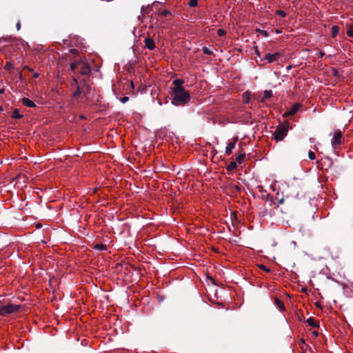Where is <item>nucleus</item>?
I'll use <instances>...</instances> for the list:
<instances>
[{"label":"nucleus","mask_w":353,"mask_h":353,"mask_svg":"<svg viewBox=\"0 0 353 353\" xmlns=\"http://www.w3.org/2000/svg\"><path fill=\"white\" fill-rule=\"evenodd\" d=\"M70 70L74 74L79 72L81 75H88L91 72L90 66L82 61L72 63Z\"/></svg>","instance_id":"nucleus-2"},{"label":"nucleus","mask_w":353,"mask_h":353,"mask_svg":"<svg viewBox=\"0 0 353 353\" xmlns=\"http://www.w3.org/2000/svg\"><path fill=\"white\" fill-rule=\"evenodd\" d=\"M16 27H17V30H19L21 29V23H20V21H18L17 23Z\"/></svg>","instance_id":"nucleus-37"},{"label":"nucleus","mask_w":353,"mask_h":353,"mask_svg":"<svg viewBox=\"0 0 353 353\" xmlns=\"http://www.w3.org/2000/svg\"><path fill=\"white\" fill-rule=\"evenodd\" d=\"M25 68H27L29 71H32V69L30 68H28V66H26Z\"/></svg>","instance_id":"nucleus-43"},{"label":"nucleus","mask_w":353,"mask_h":353,"mask_svg":"<svg viewBox=\"0 0 353 353\" xmlns=\"http://www.w3.org/2000/svg\"><path fill=\"white\" fill-rule=\"evenodd\" d=\"M152 10V7L150 6H148L146 7L143 6L141 10V12L142 14H146L150 13Z\"/></svg>","instance_id":"nucleus-18"},{"label":"nucleus","mask_w":353,"mask_h":353,"mask_svg":"<svg viewBox=\"0 0 353 353\" xmlns=\"http://www.w3.org/2000/svg\"><path fill=\"white\" fill-rule=\"evenodd\" d=\"M235 189H236L237 191H239V192H240V191H241V188H240L238 185H236V186H235Z\"/></svg>","instance_id":"nucleus-41"},{"label":"nucleus","mask_w":353,"mask_h":353,"mask_svg":"<svg viewBox=\"0 0 353 353\" xmlns=\"http://www.w3.org/2000/svg\"><path fill=\"white\" fill-rule=\"evenodd\" d=\"M324 56H325V53H324V52H323V51H320V52L318 53V57H320V58H321V57H324Z\"/></svg>","instance_id":"nucleus-36"},{"label":"nucleus","mask_w":353,"mask_h":353,"mask_svg":"<svg viewBox=\"0 0 353 353\" xmlns=\"http://www.w3.org/2000/svg\"><path fill=\"white\" fill-rule=\"evenodd\" d=\"M94 248L97 250H105L107 249V246L103 243H98L94 245Z\"/></svg>","instance_id":"nucleus-20"},{"label":"nucleus","mask_w":353,"mask_h":353,"mask_svg":"<svg viewBox=\"0 0 353 353\" xmlns=\"http://www.w3.org/2000/svg\"><path fill=\"white\" fill-rule=\"evenodd\" d=\"M171 13L167 10H163L161 13H160V15L162 16V17H166L167 15L168 14H170Z\"/></svg>","instance_id":"nucleus-34"},{"label":"nucleus","mask_w":353,"mask_h":353,"mask_svg":"<svg viewBox=\"0 0 353 353\" xmlns=\"http://www.w3.org/2000/svg\"><path fill=\"white\" fill-rule=\"evenodd\" d=\"M238 141V137H236L233 139V141L229 143L225 148V153L227 155H230L232 154V150L234 148L236 143Z\"/></svg>","instance_id":"nucleus-9"},{"label":"nucleus","mask_w":353,"mask_h":353,"mask_svg":"<svg viewBox=\"0 0 353 353\" xmlns=\"http://www.w3.org/2000/svg\"><path fill=\"white\" fill-rule=\"evenodd\" d=\"M272 96V90H265L263 92V97L260 100L261 103H264L265 99L270 98Z\"/></svg>","instance_id":"nucleus-14"},{"label":"nucleus","mask_w":353,"mask_h":353,"mask_svg":"<svg viewBox=\"0 0 353 353\" xmlns=\"http://www.w3.org/2000/svg\"><path fill=\"white\" fill-rule=\"evenodd\" d=\"M342 132L340 130H336L334 132V136L332 139V145L333 148H336L342 143Z\"/></svg>","instance_id":"nucleus-6"},{"label":"nucleus","mask_w":353,"mask_h":353,"mask_svg":"<svg viewBox=\"0 0 353 353\" xmlns=\"http://www.w3.org/2000/svg\"><path fill=\"white\" fill-rule=\"evenodd\" d=\"M73 81L76 85V90L72 94V98L78 101L80 96L81 94L83 95V92H84L83 83L82 84H79L77 79L75 77H73Z\"/></svg>","instance_id":"nucleus-5"},{"label":"nucleus","mask_w":353,"mask_h":353,"mask_svg":"<svg viewBox=\"0 0 353 353\" xmlns=\"http://www.w3.org/2000/svg\"><path fill=\"white\" fill-rule=\"evenodd\" d=\"M258 267L261 269V270H263L267 272H270V269L267 268L265 265H263V264H260L258 265Z\"/></svg>","instance_id":"nucleus-30"},{"label":"nucleus","mask_w":353,"mask_h":353,"mask_svg":"<svg viewBox=\"0 0 353 353\" xmlns=\"http://www.w3.org/2000/svg\"><path fill=\"white\" fill-rule=\"evenodd\" d=\"M347 34L350 37H353V26H351L347 30Z\"/></svg>","instance_id":"nucleus-31"},{"label":"nucleus","mask_w":353,"mask_h":353,"mask_svg":"<svg viewBox=\"0 0 353 353\" xmlns=\"http://www.w3.org/2000/svg\"><path fill=\"white\" fill-rule=\"evenodd\" d=\"M254 48L256 50V53L259 56V51L258 48L256 46V47H254Z\"/></svg>","instance_id":"nucleus-39"},{"label":"nucleus","mask_w":353,"mask_h":353,"mask_svg":"<svg viewBox=\"0 0 353 353\" xmlns=\"http://www.w3.org/2000/svg\"><path fill=\"white\" fill-rule=\"evenodd\" d=\"M281 56V54L280 52H276L274 54L267 53L261 60L266 61L267 63H270L277 61Z\"/></svg>","instance_id":"nucleus-7"},{"label":"nucleus","mask_w":353,"mask_h":353,"mask_svg":"<svg viewBox=\"0 0 353 353\" xmlns=\"http://www.w3.org/2000/svg\"><path fill=\"white\" fill-rule=\"evenodd\" d=\"M308 157L311 160L315 159V157H316L315 153L314 152H312V151H310L308 152Z\"/></svg>","instance_id":"nucleus-32"},{"label":"nucleus","mask_w":353,"mask_h":353,"mask_svg":"<svg viewBox=\"0 0 353 353\" xmlns=\"http://www.w3.org/2000/svg\"><path fill=\"white\" fill-rule=\"evenodd\" d=\"M284 203V198H281L280 199L278 200V205H275V208L278 207L279 205L280 204H283Z\"/></svg>","instance_id":"nucleus-35"},{"label":"nucleus","mask_w":353,"mask_h":353,"mask_svg":"<svg viewBox=\"0 0 353 353\" xmlns=\"http://www.w3.org/2000/svg\"><path fill=\"white\" fill-rule=\"evenodd\" d=\"M119 101H120L121 103H126L127 101H129V97H126V96L123 97H121V98L119 99Z\"/></svg>","instance_id":"nucleus-33"},{"label":"nucleus","mask_w":353,"mask_h":353,"mask_svg":"<svg viewBox=\"0 0 353 353\" xmlns=\"http://www.w3.org/2000/svg\"><path fill=\"white\" fill-rule=\"evenodd\" d=\"M13 68V64L10 62H7L4 66V69L8 72H10Z\"/></svg>","instance_id":"nucleus-25"},{"label":"nucleus","mask_w":353,"mask_h":353,"mask_svg":"<svg viewBox=\"0 0 353 353\" xmlns=\"http://www.w3.org/2000/svg\"><path fill=\"white\" fill-rule=\"evenodd\" d=\"M250 101V92H245L243 94V102L245 104H248Z\"/></svg>","instance_id":"nucleus-15"},{"label":"nucleus","mask_w":353,"mask_h":353,"mask_svg":"<svg viewBox=\"0 0 353 353\" xmlns=\"http://www.w3.org/2000/svg\"><path fill=\"white\" fill-rule=\"evenodd\" d=\"M339 31V28L338 26H332V36L333 37H335L338 34Z\"/></svg>","instance_id":"nucleus-22"},{"label":"nucleus","mask_w":353,"mask_h":353,"mask_svg":"<svg viewBox=\"0 0 353 353\" xmlns=\"http://www.w3.org/2000/svg\"><path fill=\"white\" fill-rule=\"evenodd\" d=\"M202 51L205 54L207 55H212L213 54V52L208 47L205 46L203 47Z\"/></svg>","instance_id":"nucleus-24"},{"label":"nucleus","mask_w":353,"mask_h":353,"mask_svg":"<svg viewBox=\"0 0 353 353\" xmlns=\"http://www.w3.org/2000/svg\"><path fill=\"white\" fill-rule=\"evenodd\" d=\"M38 77H39V74L38 73H34L33 74V78H34V79L37 78Z\"/></svg>","instance_id":"nucleus-40"},{"label":"nucleus","mask_w":353,"mask_h":353,"mask_svg":"<svg viewBox=\"0 0 353 353\" xmlns=\"http://www.w3.org/2000/svg\"><path fill=\"white\" fill-rule=\"evenodd\" d=\"M237 168V164L236 161H231L227 166L226 169L228 171H232Z\"/></svg>","instance_id":"nucleus-19"},{"label":"nucleus","mask_w":353,"mask_h":353,"mask_svg":"<svg viewBox=\"0 0 353 353\" xmlns=\"http://www.w3.org/2000/svg\"><path fill=\"white\" fill-rule=\"evenodd\" d=\"M83 87H84V92H83V96L84 97H86L88 94L90 92V85H88V83H86L84 81H83Z\"/></svg>","instance_id":"nucleus-17"},{"label":"nucleus","mask_w":353,"mask_h":353,"mask_svg":"<svg viewBox=\"0 0 353 353\" xmlns=\"http://www.w3.org/2000/svg\"><path fill=\"white\" fill-rule=\"evenodd\" d=\"M275 304L281 310H285V306L282 301H281L279 298L275 297L274 299Z\"/></svg>","instance_id":"nucleus-16"},{"label":"nucleus","mask_w":353,"mask_h":353,"mask_svg":"<svg viewBox=\"0 0 353 353\" xmlns=\"http://www.w3.org/2000/svg\"><path fill=\"white\" fill-rule=\"evenodd\" d=\"M300 107L301 105L299 103H296L293 105L290 110L284 114V116L295 114L300 108Z\"/></svg>","instance_id":"nucleus-11"},{"label":"nucleus","mask_w":353,"mask_h":353,"mask_svg":"<svg viewBox=\"0 0 353 353\" xmlns=\"http://www.w3.org/2000/svg\"><path fill=\"white\" fill-rule=\"evenodd\" d=\"M314 334L317 336L318 335V332H314Z\"/></svg>","instance_id":"nucleus-46"},{"label":"nucleus","mask_w":353,"mask_h":353,"mask_svg":"<svg viewBox=\"0 0 353 353\" xmlns=\"http://www.w3.org/2000/svg\"><path fill=\"white\" fill-rule=\"evenodd\" d=\"M217 34L219 37H223L226 34V31L223 29H218L217 30Z\"/></svg>","instance_id":"nucleus-28"},{"label":"nucleus","mask_w":353,"mask_h":353,"mask_svg":"<svg viewBox=\"0 0 353 353\" xmlns=\"http://www.w3.org/2000/svg\"><path fill=\"white\" fill-rule=\"evenodd\" d=\"M261 34H263L265 37H268V34L267 32V31L265 30H261Z\"/></svg>","instance_id":"nucleus-38"},{"label":"nucleus","mask_w":353,"mask_h":353,"mask_svg":"<svg viewBox=\"0 0 353 353\" xmlns=\"http://www.w3.org/2000/svg\"><path fill=\"white\" fill-rule=\"evenodd\" d=\"M3 110V108L0 105V112Z\"/></svg>","instance_id":"nucleus-47"},{"label":"nucleus","mask_w":353,"mask_h":353,"mask_svg":"<svg viewBox=\"0 0 353 353\" xmlns=\"http://www.w3.org/2000/svg\"><path fill=\"white\" fill-rule=\"evenodd\" d=\"M144 43L149 50H153L156 47L153 39L149 36L144 39Z\"/></svg>","instance_id":"nucleus-8"},{"label":"nucleus","mask_w":353,"mask_h":353,"mask_svg":"<svg viewBox=\"0 0 353 353\" xmlns=\"http://www.w3.org/2000/svg\"><path fill=\"white\" fill-rule=\"evenodd\" d=\"M21 103L23 105L29 108H34L36 106V104L32 100L26 97L21 99Z\"/></svg>","instance_id":"nucleus-12"},{"label":"nucleus","mask_w":353,"mask_h":353,"mask_svg":"<svg viewBox=\"0 0 353 353\" xmlns=\"http://www.w3.org/2000/svg\"><path fill=\"white\" fill-rule=\"evenodd\" d=\"M245 158V154H240L236 157V161L239 164H241Z\"/></svg>","instance_id":"nucleus-23"},{"label":"nucleus","mask_w":353,"mask_h":353,"mask_svg":"<svg viewBox=\"0 0 353 353\" xmlns=\"http://www.w3.org/2000/svg\"><path fill=\"white\" fill-rule=\"evenodd\" d=\"M4 91V89H0V94H3Z\"/></svg>","instance_id":"nucleus-42"},{"label":"nucleus","mask_w":353,"mask_h":353,"mask_svg":"<svg viewBox=\"0 0 353 353\" xmlns=\"http://www.w3.org/2000/svg\"><path fill=\"white\" fill-rule=\"evenodd\" d=\"M188 4L190 7H196L198 5V0H190Z\"/></svg>","instance_id":"nucleus-27"},{"label":"nucleus","mask_w":353,"mask_h":353,"mask_svg":"<svg viewBox=\"0 0 353 353\" xmlns=\"http://www.w3.org/2000/svg\"><path fill=\"white\" fill-rule=\"evenodd\" d=\"M80 118L82 119H85V117L83 115H81Z\"/></svg>","instance_id":"nucleus-45"},{"label":"nucleus","mask_w":353,"mask_h":353,"mask_svg":"<svg viewBox=\"0 0 353 353\" xmlns=\"http://www.w3.org/2000/svg\"><path fill=\"white\" fill-rule=\"evenodd\" d=\"M130 85H131L132 88H133L134 85V83H133V82L132 81L130 82Z\"/></svg>","instance_id":"nucleus-44"},{"label":"nucleus","mask_w":353,"mask_h":353,"mask_svg":"<svg viewBox=\"0 0 353 353\" xmlns=\"http://www.w3.org/2000/svg\"><path fill=\"white\" fill-rule=\"evenodd\" d=\"M306 323L312 327H318L319 326V323L316 322L314 319L312 317H310L307 319Z\"/></svg>","instance_id":"nucleus-13"},{"label":"nucleus","mask_w":353,"mask_h":353,"mask_svg":"<svg viewBox=\"0 0 353 353\" xmlns=\"http://www.w3.org/2000/svg\"><path fill=\"white\" fill-rule=\"evenodd\" d=\"M12 117L14 119H21L23 117V115L19 113V111L18 109H15L13 112Z\"/></svg>","instance_id":"nucleus-21"},{"label":"nucleus","mask_w":353,"mask_h":353,"mask_svg":"<svg viewBox=\"0 0 353 353\" xmlns=\"http://www.w3.org/2000/svg\"><path fill=\"white\" fill-rule=\"evenodd\" d=\"M184 83V81L181 79H176L172 81V84L174 85L172 88V91L176 90V89H184L182 85Z\"/></svg>","instance_id":"nucleus-10"},{"label":"nucleus","mask_w":353,"mask_h":353,"mask_svg":"<svg viewBox=\"0 0 353 353\" xmlns=\"http://www.w3.org/2000/svg\"><path fill=\"white\" fill-rule=\"evenodd\" d=\"M21 307V305H16L10 303L3 305H0V310L2 316L12 314L15 312H18Z\"/></svg>","instance_id":"nucleus-4"},{"label":"nucleus","mask_w":353,"mask_h":353,"mask_svg":"<svg viewBox=\"0 0 353 353\" xmlns=\"http://www.w3.org/2000/svg\"><path fill=\"white\" fill-rule=\"evenodd\" d=\"M266 200L270 202V206H272L273 205H276L275 202L274 201L273 196L272 195H270V194L266 195Z\"/></svg>","instance_id":"nucleus-26"},{"label":"nucleus","mask_w":353,"mask_h":353,"mask_svg":"<svg viewBox=\"0 0 353 353\" xmlns=\"http://www.w3.org/2000/svg\"><path fill=\"white\" fill-rule=\"evenodd\" d=\"M288 132V123L279 124L274 131L273 136L274 139L276 141H282L287 135Z\"/></svg>","instance_id":"nucleus-3"},{"label":"nucleus","mask_w":353,"mask_h":353,"mask_svg":"<svg viewBox=\"0 0 353 353\" xmlns=\"http://www.w3.org/2000/svg\"><path fill=\"white\" fill-rule=\"evenodd\" d=\"M276 14L281 17H285L286 13L283 10H276Z\"/></svg>","instance_id":"nucleus-29"},{"label":"nucleus","mask_w":353,"mask_h":353,"mask_svg":"<svg viewBox=\"0 0 353 353\" xmlns=\"http://www.w3.org/2000/svg\"><path fill=\"white\" fill-rule=\"evenodd\" d=\"M172 103L174 105H183L190 100V93L185 89H176L171 92Z\"/></svg>","instance_id":"nucleus-1"}]
</instances>
